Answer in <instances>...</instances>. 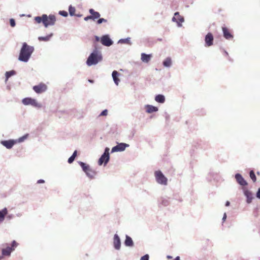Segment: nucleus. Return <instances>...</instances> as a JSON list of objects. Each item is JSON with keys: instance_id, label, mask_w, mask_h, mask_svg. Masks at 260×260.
I'll list each match as a JSON object with an SVG mask.
<instances>
[{"instance_id": "nucleus-1", "label": "nucleus", "mask_w": 260, "mask_h": 260, "mask_svg": "<svg viewBox=\"0 0 260 260\" xmlns=\"http://www.w3.org/2000/svg\"><path fill=\"white\" fill-rule=\"evenodd\" d=\"M93 50L87 58L86 63L91 67L97 64L103 60V55L101 51L98 50V45L93 44Z\"/></svg>"}, {"instance_id": "nucleus-2", "label": "nucleus", "mask_w": 260, "mask_h": 260, "mask_svg": "<svg viewBox=\"0 0 260 260\" xmlns=\"http://www.w3.org/2000/svg\"><path fill=\"white\" fill-rule=\"evenodd\" d=\"M35 50L34 46L28 45L26 42L22 43L18 56V60L27 62Z\"/></svg>"}, {"instance_id": "nucleus-3", "label": "nucleus", "mask_w": 260, "mask_h": 260, "mask_svg": "<svg viewBox=\"0 0 260 260\" xmlns=\"http://www.w3.org/2000/svg\"><path fill=\"white\" fill-rule=\"evenodd\" d=\"M78 163L88 178L90 179L94 178L96 175V172L92 169L88 164L81 161H79Z\"/></svg>"}, {"instance_id": "nucleus-4", "label": "nucleus", "mask_w": 260, "mask_h": 260, "mask_svg": "<svg viewBox=\"0 0 260 260\" xmlns=\"http://www.w3.org/2000/svg\"><path fill=\"white\" fill-rule=\"evenodd\" d=\"M154 176L156 182L161 185H167L168 178L164 175L160 170L154 172Z\"/></svg>"}, {"instance_id": "nucleus-5", "label": "nucleus", "mask_w": 260, "mask_h": 260, "mask_svg": "<svg viewBox=\"0 0 260 260\" xmlns=\"http://www.w3.org/2000/svg\"><path fill=\"white\" fill-rule=\"evenodd\" d=\"M109 150L110 149L108 147L105 148L104 153L98 160V165L99 166L104 165V166H106L109 162L110 158Z\"/></svg>"}, {"instance_id": "nucleus-6", "label": "nucleus", "mask_w": 260, "mask_h": 260, "mask_svg": "<svg viewBox=\"0 0 260 260\" xmlns=\"http://www.w3.org/2000/svg\"><path fill=\"white\" fill-rule=\"evenodd\" d=\"M22 103L24 105H31L32 107L38 109H40L42 107V104L38 103L36 99L30 97H27L23 99L22 100Z\"/></svg>"}, {"instance_id": "nucleus-7", "label": "nucleus", "mask_w": 260, "mask_h": 260, "mask_svg": "<svg viewBox=\"0 0 260 260\" xmlns=\"http://www.w3.org/2000/svg\"><path fill=\"white\" fill-rule=\"evenodd\" d=\"M18 245L16 241L13 240L11 243V246H7L2 250V254L3 256H10L12 251H13Z\"/></svg>"}, {"instance_id": "nucleus-8", "label": "nucleus", "mask_w": 260, "mask_h": 260, "mask_svg": "<svg viewBox=\"0 0 260 260\" xmlns=\"http://www.w3.org/2000/svg\"><path fill=\"white\" fill-rule=\"evenodd\" d=\"M46 20L44 21L45 22L44 26L45 27H48L49 26L54 25L56 21V17L55 15L50 14L48 16L46 14Z\"/></svg>"}, {"instance_id": "nucleus-9", "label": "nucleus", "mask_w": 260, "mask_h": 260, "mask_svg": "<svg viewBox=\"0 0 260 260\" xmlns=\"http://www.w3.org/2000/svg\"><path fill=\"white\" fill-rule=\"evenodd\" d=\"M129 145L124 143H118L117 145L113 147L111 149V153L116 152L123 151L126 147H129Z\"/></svg>"}, {"instance_id": "nucleus-10", "label": "nucleus", "mask_w": 260, "mask_h": 260, "mask_svg": "<svg viewBox=\"0 0 260 260\" xmlns=\"http://www.w3.org/2000/svg\"><path fill=\"white\" fill-rule=\"evenodd\" d=\"M172 21L176 22L177 26L180 27L182 26V23L184 21V18L183 16L179 15V13L178 12H176L174 13V16L172 18Z\"/></svg>"}, {"instance_id": "nucleus-11", "label": "nucleus", "mask_w": 260, "mask_h": 260, "mask_svg": "<svg viewBox=\"0 0 260 260\" xmlns=\"http://www.w3.org/2000/svg\"><path fill=\"white\" fill-rule=\"evenodd\" d=\"M101 43L105 46L109 47L112 45L114 42L109 35H104L101 37Z\"/></svg>"}, {"instance_id": "nucleus-12", "label": "nucleus", "mask_w": 260, "mask_h": 260, "mask_svg": "<svg viewBox=\"0 0 260 260\" xmlns=\"http://www.w3.org/2000/svg\"><path fill=\"white\" fill-rule=\"evenodd\" d=\"M32 89L37 93L40 94L46 91L47 86L44 83H40L38 85L34 86Z\"/></svg>"}, {"instance_id": "nucleus-13", "label": "nucleus", "mask_w": 260, "mask_h": 260, "mask_svg": "<svg viewBox=\"0 0 260 260\" xmlns=\"http://www.w3.org/2000/svg\"><path fill=\"white\" fill-rule=\"evenodd\" d=\"M214 37L211 32H208L205 37V46L210 47L213 44Z\"/></svg>"}, {"instance_id": "nucleus-14", "label": "nucleus", "mask_w": 260, "mask_h": 260, "mask_svg": "<svg viewBox=\"0 0 260 260\" xmlns=\"http://www.w3.org/2000/svg\"><path fill=\"white\" fill-rule=\"evenodd\" d=\"M1 144L5 146L7 149H11L14 145L16 144V141L14 139H9L8 140H2Z\"/></svg>"}, {"instance_id": "nucleus-15", "label": "nucleus", "mask_w": 260, "mask_h": 260, "mask_svg": "<svg viewBox=\"0 0 260 260\" xmlns=\"http://www.w3.org/2000/svg\"><path fill=\"white\" fill-rule=\"evenodd\" d=\"M235 178L237 182L240 185L244 187L248 185L247 182L245 180L241 174L236 173L235 175Z\"/></svg>"}, {"instance_id": "nucleus-16", "label": "nucleus", "mask_w": 260, "mask_h": 260, "mask_svg": "<svg viewBox=\"0 0 260 260\" xmlns=\"http://www.w3.org/2000/svg\"><path fill=\"white\" fill-rule=\"evenodd\" d=\"M113 243V247L115 249L117 250H119L120 249L121 245V240L119 236L117 234H115L114 235Z\"/></svg>"}, {"instance_id": "nucleus-17", "label": "nucleus", "mask_w": 260, "mask_h": 260, "mask_svg": "<svg viewBox=\"0 0 260 260\" xmlns=\"http://www.w3.org/2000/svg\"><path fill=\"white\" fill-rule=\"evenodd\" d=\"M223 37L226 40H232L234 38L233 35L231 32L230 30L226 26L222 27Z\"/></svg>"}, {"instance_id": "nucleus-18", "label": "nucleus", "mask_w": 260, "mask_h": 260, "mask_svg": "<svg viewBox=\"0 0 260 260\" xmlns=\"http://www.w3.org/2000/svg\"><path fill=\"white\" fill-rule=\"evenodd\" d=\"M243 193L246 198V202L248 204H250L252 202L253 199L252 193L251 191L244 188H243Z\"/></svg>"}, {"instance_id": "nucleus-19", "label": "nucleus", "mask_w": 260, "mask_h": 260, "mask_svg": "<svg viewBox=\"0 0 260 260\" xmlns=\"http://www.w3.org/2000/svg\"><path fill=\"white\" fill-rule=\"evenodd\" d=\"M124 244L126 247H133L134 246V242L130 236L126 235Z\"/></svg>"}, {"instance_id": "nucleus-20", "label": "nucleus", "mask_w": 260, "mask_h": 260, "mask_svg": "<svg viewBox=\"0 0 260 260\" xmlns=\"http://www.w3.org/2000/svg\"><path fill=\"white\" fill-rule=\"evenodd\" d=\"M89 13L90 14L92 20L94 21L101 17V14L99 12L95 11L93 9H90L89 10Z\"/></svg>"}, {"instance_id": "nucleus-21", "label": "nucleus", "mask_w": 260, "mask_h": 260, "mask_svg": "<svg viewBox=\"0 0 260 260\" xmlns=\"http://www.w3.org/2000/svg\"><path fill=\"white\" fill-rule=\"evenodd\" d=\"M146 112L147 113H152L153 112H156L158 111V108L157 107H155L151 105H145Z\"/></svg>"}, {"instance_id": "nucleus-22", "label": "nucleus", "mask_w": 260, "mask_h": 260, "mask_svg": "<svg viewBox=\"0 0 260 260\" xmlns=\"http://www.w3.org/2000/svg\"><path fill=\"white\" fill-rule=\"evenodd\" d=\"M152 57L151 54H146L145 53H142L141 54V59L145 63H148L151 60Z\"/></svg>"}, {"instance_id": "nucleus-23", "label": "nucleus", "mask_w": 260, "mask_h": 260, "mask_svg": "<svg viewBox=\"0 0 260 260\" xmlns=\"http://www.w3.org/2000/svg\"><path fill=\"white\" fill-rule=\"evenodd\" d=\"M120 75V74L116 70H114L112 73V77L113 78V80L114 82V83L118 85L119 84V82H120V80L118 78L119 76Z\"/></svg>"}, {"instance_id": "nucleus-24", "label": "nucleus", "mask_w": 260, "mask_h": 260, "mask_svg": "<svg viewBox=\"0 0 260 260\" xmlns=\"http://www.w3.org/2000/svg\"><path fill=\"white\" fill-rule=\"evenodd\" d=\"M8 213V209L5 207L0 210V222H2L5 220V218Z\"/></svg>"}, {"instance_id": "nucleus-25", "label": "nucleus", "mask_w": 260, "mask_h": 260, "mask_svg": "<svg viewBox=\"0 0 260 260\" xmlns=\"http://www.w3.org/2000/svg\"><path fill=\"white\" fill-rule=\"evenodd\" d=\"M155 101L160 104H163L165 102L166 98L164 95L158 94L155 95Z\"/></svg>"}, {"instance_id": "nucleus-26", "label": "nucleus", "mask_w": 260, "mask_h": 260, "mask_svg": "<svg viewBox=\"0 0 260 260\" xmlns=\"http://www.w3.org/2000/svg\"><path fill=\"white\" fill-rule=\"evenodd\" d=\"M172 64V59L170 57H167L163 61L162 65L166 68H170Z\"/></svg>"}, {"instance_id": "nucleus-27", "label": "nucleus", "mask_w": 260, "mask_h": 260, "mask_svg": "<svg viewBox=\"0 0 260 260\" xmlns=\"http://www.w3.org/2000/svg\"><path fill=\"white\" fill-rule=\"evenodd\" d=\"M46 14H43L41 16H36L35 17V20L38 23H42L44 24H45V22L44 21L46 20Z\"/></svg>"}, {"instance_id": "nucleus-28", "label": "nucleus", "mask_w": 260, "mask_h": 260, "mask_svg": "<svg viewBox=\"0 0 260 260\" xmlns=\"http://www.w3.org/2000/svg\"><path fill=\"white\" fill-rule=\"evenodd\" d=\"M16 74V72L15 70H11L10 71H7L5 73V82L6 83L8 80L9 78H10L12 76H14Z\"/></svg>"}, {"instance_id": "nucleus-29", "label": "nucleus", "mask_w": 260, "mask_h": 260, "mask_svg": "<svg viewBox=\"0 0 260 260\" xmlns=\"http://www.w3.org/2000/svg\"><path fill=\"white\" fill-rule=\"evenodd\" d=\"M169 204V200L166 198H161L159 201V204L164 207L167 206Z\"/></svg>"}, {"instance_id": "nucleus-30", "label": "nucleus", "mask_w": 260, "mask_h": 260, "mask_svg": "<svg viewBox=\"0 0 260 260\" xmlns=\"http://www.w3.org/2000/svg\"><path fill=\"white\" fill-rule=\"evenodd\" d=\"M53 34L52 33H51L49 35H47L45 37H39L38 38V40L40 41H45L47 42L50 40V39L51 38V37L53 36Z\"/></svg>"}, {"instance_id": "nucleus-31", "label": "nucleus", "mask_w": 260, "mask_h": 260, "mask_svg": "<svg viewBox=\"0 0 260 260\" xmlns=\"http://www.w3.org/2000/svg\"><path fill=\"white\" fill-rule=\"evenodd\" d=\"M118 43L127 44L130 45H132V42H131V38L129 37H127L125 39H121L119 40Z\"/></svg>"}, {"instance_id": "nucleus-32", "label": "nucleus", "mask_w": 260, "mask_h": 260, "mask_svg": "<svg viewBox=\"0 0 260 260\" xmlns=\"http://www.w3.org/2000/svg\"><path fill=\"white\" fill-rule=\"evenodd\" d=\"M28 136H29V134H25L24 135H23V136L19 138L18 139L15 140V141H16V144L17 143L23 142L24 140H25L28 138Z\"/></svg>"}, {"instance_id": "nucleus-33", "label": "nucleus", "mask_w": 260, "mask_h": 260, "mask_svg": "<svg viewBox=\"0 0 260 260\" xmlns=\"http://www.w3.org/2000/svg\"><path fill=\"white\" fill-rule=\"evenodd\" d=\"M76 9L72 5H70L69 7V12L71 16H75Z\"/></svg>"}, {"instance_id": "nucleus-34", "label": "nucleus", "mask_w": 260, "mask_h": 260, "mask_svg": "<svg viewBox=\"0 0 260 260\" xmlns=\"http://www.w3.org/2000/svg\"><path fill=\"white\" fill-rule=\"evenodd\" d=\"M249 177L253 182L256 181V177L253 170H250L249 172Z\"/></svg>"}, {"instance_id": "nucleus-35", "label": "nucleus", "mask_w": 260, "mask_h": 260, "mask_svg": "<svg viewBox=\"0 0 260 260\" xmlns=\"http://www.w3.org/2000/svg\"><path fill=\"white\" fill-rule=\"evenodd\" d=\"M58 14L64 17H67L69 15L68 12L64 10L59 11Z\"/></svg>"}, {"instance_id": "nucleus-36", "label": "nucleus", "mask_w": 260, "mask_h": 260, "mask_svg": "<svg viewBox=\"0 0 260 260\" xmlns=\"http://www.w3.org/2000/svg\"><path fill=\"white\" fill-rule=\"evenodd\" d=\"M107 22V20L105 19V18H98L97 21H96V23L98 24H102V23L103 22Z\"/></svg>"}, {"instance_id": "nucleus-37", "label": "nucleus", "mask_w": 260, "mask_h": 260, "mask_svg": "<svg viewBox=\"0 0 260 260\" xmlns=\"http://www.w3.org/2000/svg\"><path fill=\"white\" fill-rule=\"evenodd\" d=\"M10 26L14 27L16 26V22L14 19L10 18L9 20Z\"/></svg>"}, {"instance_id": "nucleus-38", "label": "nucleus", "mask_w": 260, "mask_h": 260, "mask_svg": "<svg viewBox=\"0 0 260 260\" xmlns=\"http://www.w3.org/2000/svg\"><path fill=\"white\" fill-rule=\"evenodd\" d=\"M108 110L107 109H105L104 110H103L101 113L100 114L99 116H107L108 115Z\"/></svg>"}, {"instance_id": "nucleus-39", "label": "nucleus", "mask_w": 260, "mask_h": 260, "mask_svg": "<svg viewBox=\"0 0 260 260\" xmlns=\"http://www.w3.org/2000/svg\"><path fill=\"white\" fill-rule=\"evenodd\" d=\"M140 260H149V255L146 254L140 258Z\"/></svg>"}, {"instance_id": "nucleus-40", "label": "nucleus", "mask_w": 260, "mask_h": 260, "mask_svg": "<svg viewBox=\"0 0 260 260\" xmlns=\"http://www.w3.org/2000/svg\"><path fill=\"white\" fill-rule=\"evenodd\" d=\"M15 216L13 214H7L6 218L8 220H10L14 218Z\"/></svg>"}, {"instance_id": "nucleus-41", "label": "nucleus", "mask_w": 260, "mask_h": 260, "mask_svg": "<svg viewBox=\"0 0 260 260\" xmlns=\"http://www.w3.org/2000/svg\"><path fill=\"white\" fill-rule=\"evenodd\" d=\"M75 158H74L72 155L68 158V162L70 164L73 162V161L75 160Z\"/></svg>"}, {"instance_id": "nucleus-42", "label": "nucleus", "mask_w": 260, "mask_h": 260, "mask_svg": "<svg viewBox=\"0 0 260 260\" xmlns=\"http://www.w3.org/2000/svg\"><path fill=\"white\" fill-rule=\"evenodd\" d=\"M256 197L258 199H260V187H259L256 192Z\"/></svg>"}, {"instance_id": "nucleus-43", "label": "nucleus", "mask_w": 260, "mask_h": 260, "mask_svg": "<svg viewBox=\"0 0 260 260\" xmlns=\"http://www.w3.org/2000/svg\"><path fill=\"white\" fill-rule=\"evenodd\" d=\"M84 20L85 21H88L89 20H92V18H91V17L90 15H88V16H87L85 17H84Z\"/></svg>"}, {"instance_id": "nucleus-44", "label": "nucleus", "mask_w": 260, "mask_h": 260, "mask_svg": "<svg viewBox=\"0 0 260 260\" xmlns=\"http://www.w3.org/2000/svg\"><path fill=\"white\" fill-rule=\"evenodd\" d=\"M94 38H95V42H94L93 43H95L97 44V43L96 42H99V41H101V38H100L99 37H98L97 36H95Z\"/></svg>"}, {"instance_id": "nucleus-45", "label": "nucleus", "mask_w": 260, "mask_h": 260, "mask_svg": "<svg viewBox=\"0 0 260 260\" xmlns=\"http://www.w3.org/2000/svg\"><path fill=\"white\" fill-rule=\"evenodd\" d=\"M165 118H166V120H169V119H170V115H169V114L168 113H167V112L165 113Z\"/></svg>"}, {"instance_id": "nucleus-46", "label": "nucleus", "mask_w": 260, "mask_h": 260, "mask_svg": "<svg viewBox=\"0 0 260 260\" xmlns=\"http://www.w3.org/2000/svg\"><path fill=\"white\" fill-rule=\"evenodd\" d=\"M37 183L38 184L44 183L45 180L44 179H39L37 181Z\"/></svg>"}, {"instance_id": "nucleus-47", "label": "nucleus", "mask_w": 260, "mask_h": 260, "mask_svg": "<svg viewBox=\"0 0 260 260\" xmlns=\"http://www.w3.org/2000/svg\"><path fill=\"white\" fill-rule=\"evenodd\" d=\"M77 155V150H75L72 154V156H73L74 158H76Z\"/></svg>"}, {"instance_id": "nucleus-48", "label": "nucleus", "mask_w": 260, "mask_h": 260, "mask_svg": "<svg viewBox=\"0 0 260 260\" xmlns=\"http://www.w3.org/2000/svg\"><path fill=\"white\" fill-rule=\"evenodd\" d=\"M226 217H227L226 214L225 213H224L223 214V216L222 217V222H224L225 221Z\"/></svg>"}, {"instance_id": "nucleus-49", "label": "nucleus", "mask_w": 260, "mask_h": 260, "mask_svg": "<svg viewBox=\"0 0 260 260\" xmlns=\"http://www.w3.org/2000/svg\"><path fill=\"white\" fill-rule=\"evenodd\" d=\"M230 205V202L229 201H227L226 202H225V206L228 207V206H229Z\"/></svg>"}, {"instance_id": "nucleus-50", "label": "nucleus", "mask_w": 260, "mask_h": 260, "mask_svg": "<svg viewBox=\"0 0 260 260\" xmlns=\"http://www.w3.org/2000/svg\"><path fill=\"white\" fill-rule=\"evenodd\" d=\"M174 260H181V259H180V256H176V257L174 258Z\"/></svg>"}, {"instance_id": "nucleus-51", "label": "nucleus", "mask_w": 260, "mask_h": 260, "mask_svg": "<svg viewBox=\"0 0 260 260\" xmlns=\"http://www.w3.org/2000/svg\"><path fill=\"white\" fill-rule=\"evenodd\" d=\"M223 52H224V54H225L226 56H228V55H229L228 52L226 51H225V50H223Z\"/></svg>"}, {"instance_id": "nucleus-52", "label": "nucleus", "mask_w": 260, "mask_h": 260, "mask_svg": "<svg viewBox=\"0 0 260 260\" xmlns=\"http://www.w3.org/2000/svg\"><path fill=\"white\" fill-rule=\"evenodd\" d=\"M88 82L91 83H93L94 82V80L92 79H88Z\"/></svg>"}, {"instance_id": "nucleus-53", "label": "nucleus", "mask_w": 260, "mask_h": 260, "mask_svg": "<svg viewBox=\"0 0 260 260\" xmlns=\"http://www.w3.org/2000/svg\"><path fill=\"white\" fill-rule=\"evenodd\" d=\"M75 16H76L78 17H81L82 16V15L80 14H76V15L75 14Z\"/></svg>"}, {"instance_id": "nucleus-54", "label": "nucleus", "mask_w": 260, "mask_h": 260, "mask_svg": "<svg viewBox=\"0 0 260 260\" xmlns=\"http://www.w3.org/2000/svg\"><path fill=\"white\" fill-rule=\"evenodd\" d=\"M21 215H22L21 213H18V214H16V216L17 217H20V216H21Z\"/></svg>"}, {"instance_id": "nucleus-55", "label": "nucleus", "mask_w": 260, "mask_h": 260, "mask_svg": "<svg viewBox=\"0 0 260 260\" xmlns=\"http://www.w3.org/2000/svg\"><path fill=\"white\" fill-rule=\"evenodd\" d=\"M167 258H169H169H172V256H170V255H168V256H167Z\"/></svg>"}, {"instance_id": "nucleus-56", "label": "nucleus", "mask_w": 260, "mask_h": 260, "mask_svg": "<svg viewBox=\"0 0 260 260\" xmlns=\"http://www.w3.org/2000/svg\"><path fill=\"white\" fill-rule=\"evenodd\" d=\"M23 16H24V14H22V15H20L21 17Z\"/></svg>"}, {"instance_id": "nucleus-57", "label": "nucleus", "mask_w": 260, "mask_h": 260, "mask_svg": "<svg viewBox=\"0 0 260 260\" xmlns=\"http://www.w3.org/2000/svg\"><path fill=\"white\" fill-rule=\"evenodd\" d=\"M158 40L159 41H161V39H159Z\"/></svg>"}, {"instance_id": "nucleus-58", "label": "nucleus", "mask_w": 260, "mask_h": 260, "mask_svg": "<svg viewBox=\"0 0 260 260\" xmlns=\"http://www.w3.org/2000/svg\"><path fill=\"white\" fill-rule=\"evenodd\" d=\"M2 257L0 256V260L2 259Z\"/></svg>"}, {"instance_id": "nucleus-59", "label": "nucleus", "mask_w": 260, "mask_h": 260, "mask_svg": "<svg viewBox=\"0 0 260 260\" xmlns=\"http://www.w3.org/2000/svg\"><path fill=\"white\" fill-rule=\"evenodd\" d=\"M257 174H259V172H257Z\"/></svg>"}]
</instances>
